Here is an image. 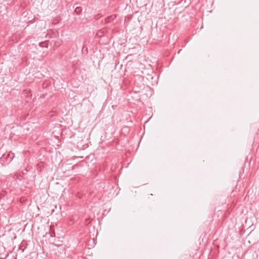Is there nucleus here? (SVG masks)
I'll use <instances>...</instances> for the list:
<instances>
[{
	"label": "nucleus",
	"mask_w": 259,
	"mask_h": 259,
	"mask_svg": "<svg viewBox=\"0 0 259 259\" xmlns=\"http://www.w3.org/2000/svg\"><path fill=\"white\" fill-rule=\"evenodd\" d=\"M116 17V15H112L107 17L105 19V22L106 23H110V22H112L115 19Z\"/></svg>",
	"instance_id": "obj_1"
},
{
	"label": "nucleus",
	"mask_w": 259,
	"mask_h": 259,
	"mask_svg": "<svg viewBox=\"0 0 259 259\" xmlns=\"http://www.w3.org/2000/svg\"><path fill=\"white\" fill-rule=\"evenodd\" d=\"M81 11H82V8L80 7H76L75 9V10H74V12L77 15H79L81 13Z\"/></svg>",
	"instance_id": "obj_2"
},
{
	"label": "nucleus",
	"mask_w": 259,
	"mask_h": 259,
	"mask_svg": "<svg viewBox=\"0 0 259 259\" xmlns=\"http://www.w3.org/2000/svg\"><path fill=\"white\" fill-rule=\"evenodd\" d=\"M8 157L10 158V161H11L14 157V154L12 152H10L8 154Z\"/></svg>",
	"instance_id": "obj_3"
},
{
	"label": "nucleus",
	"mask_w": 259,
	"mask_h": 259,
	"mask_svg": "<svg viewBox=\"0 0 259 259\" xmlns=\"http://www.w3.org/2000/svg\"><path fill=\"white\" fill-rule=\"evenodd\" d=\"M21 175L20 174H16L14 175L13 178L14 179H19V177H21Z\"/></svg>",
	"instance_id": "obj_4"
}]
</instances>
